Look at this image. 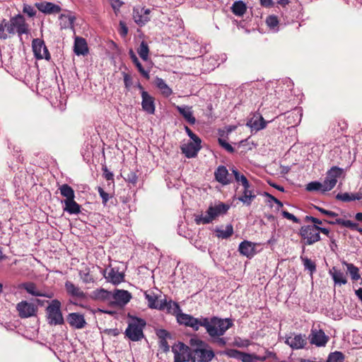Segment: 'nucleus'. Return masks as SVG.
<instances>
[{
	"instance_id": "f257e3e1",
	"label": "nucleus",
	"mask_w": 362,
	"mask_h": 362,
	"mask_svg": "<svg viewBox=\"0 0 362 362\" xmlns=\"http://www.w3.org/2000/svg\"><path fill=\"white\" fill-rule=\"evenodd\" d=\"M204 322V327L211 337V341L219 346H225L228 340L222 336L233 326V320L230 318L214 316L210 318L206 317Z\"/></svg>"
},
{
	"instance_id": "f03ea898",
	"label": "nucleus",
	"mask_w": 362,
	"mask_h": 362,
	"mask_svg": "<svg viewBox=\"0 0 362 362\" xmlns=\"http://www.w3.org/2000/svg\"><path fill=\"white\" fill-rule=\"evenodd\" d=\"M189 344L192 346V362H211L215 357L214 350L206 341L192 338Z\"/></svg>"
},
{
	"instance_id": "7ed1b4c3",
	"label": "nucleus",
	"mask_w": 362,
	"mask_h": 362,
	"mask_svg": "<svg viewBox=\"0 0 362 362\" xmlns=\"http://www.w3.org/2000/svg\"><path fill=\"white\" fill-rule=\"evenodd\" d=\"M48 305L45 309L47 323L49 325H62L64 319L62 313V303L58 299L46 301Z\"/></svg>"
},
{
	"instance_id": "20e7f679",
	"label": "nucleus",
	"mask_w": 362,
	"mask_h": 362,
	"mask_svg": "<svg viewBox=\"0 0 362 362\" xmlns=\"http://www.w3.org/2000/svg\"><path fill=\"white\" fill-rule=\"evenodd\" d=\"M146 325L144 320L134 317L129 322L124 334L132 341H140L144 337L143 330Z\"/></svg>"
},
{
	"instance_id": "39448f33",
	"label": "nucleus",
	"mask_w": 362,
	"mask_h": 362,
	"mask_svg": "<svg viewBox=\"0 0 362 362\" xmlns=\"http://www.w3.org/2000/svg\"><path fill=\"white\" fill-rule=\"evenodd\" d=\"M6 31L9 34L13 35L17 33L19 36H21L23 34L29 33L28 25L21 14L11 17L8 22L6 21Z\"/></svg>"
},
{
	"instance_id": "423d86ee",
	"label": "nucleus",
	"mask_w": 362,
	"mask_h": 362,
	"mask_svg": "<svg viewBox=\"0 0 362 362\" xmlns=\"http://www.w3.org/2000/svg\"><path fill=\"white\" fill-rule=\"evenodd\" d=\"M318 226L305 225L301 226L299 235L301 237V243L304 245H311L320 240V234H318Z\"/></svg>"
},
{
	"instance_id": "0eeeda50",
	"label": "nucleus",
	"mask_w": 362,
	"mask_h": 362,
	"mask_svg": "<svg viewBox=\"0 0 362 362\" xmlns=\"http://www.w3.org/2000/svg\"><path fill=\"white\" fill-rule=\"evenodd\" d=\"M205 317H194V316L181 313L178 314L177 322L180 325L192 328L194 331H198L200 327H204Z\"/></svg>"
},
{
	"instance_id": "6e6552de",
	"label": "nucleus",
	"mask_w": 362,
	"mask_h": 362,
	"mask_svg": "<svg viewBox=\"0 0 362 362\" xmlns=\"http://www.w3.org/2000/svg\"><path fill=\"white\" fill-rule=\"evenodd\" d=\"M172 351L174 354V358L176 362L192 361V349L181 341L175 344L172 347Z\"/></svg>"
},
{
	"instance_id": "1a4fd4ad",
	"label": "nucleus",
	"mask_w": 362,
	"mask_h": 362,
	"mask_svg": "<svg viewBox=\"0 0 362 362\" xmlns=\"http://www.w3.org/2000/svg\"><path fill=\"white\" fill-rule=\"evenodd\" d=\"M344 170L337 166L332 167L327 172L326 177L323 182V193L332 190L337 182V179L341 176Z\"/></svg>"
},
{
	"instance_id": "9d476101",
	"label": "nucleus",
	"mask_w": 362,
	"mask_h": 362,
	"mask_svg": "<svg viewBox=\"0 0 362 362\" xmlns=\"http://www.w3.org/2000/svg\"><path fill=\"white\" fill-rule=\"evenodd\" d=\"M32 49L35 57L37 59H46L49 61L51 59L50 54L43 40L40 38L33 39L32 41Z\"/></svg>"
},
{
	"instance_id": "9b49d317",
	"label": "nucleus",
	"mask_w": 362,
	"mask_h": 362,
	"mask_svg": "<svg viewBox=\"0 0 362 362\" xmlns=\"http://www.w3.org/2000/svg\"><path fill=\"white\" fill-rule=\"evenodd\" d=\"M151 9L141 6L133 8L132 16L134 21L140 27L145 25L151 20Z\"/></svg>"
},
{
	"instance_id": "f8f14e48",
	"label": "nucleus",
	"mask_w": 362,
	"mask_h": 362,
	"mask_svg": "<svg viewBox=\"0 0 362 362\" xmlns=\"http://www.w3.org/2000/svg\"><path fill=\"white\" fill-rule=\"evenodd\" d=\"M20 288H23L26 292L33 296L35 297H45L47 298H52L54 293L52 291H45L39 289L36 284L33 282H25L19 285Z\"/></svg>"
},
{
	"instance_id": "ddd939ff",
	"label": "nucleus",
	"mask_w": 362,
	"mask_h": 362,
	"mask_svg": "<svg viewBox=\"0 0 362 362\" xmlns=\"http://www.w3.org/2000/svg\"><path fill=\"white\" fill-rule=\"evenodd\" d=\"M144 296L148 302V306L151 309H157L159 310H165V303L163 300H159V296L153 291H145Z\"/></svg>"
},
{
	"instance_id": "4468645a",
	"label": "nucleus",
	"mask_w": 362,
	"mask_h": 362,
	"mask_svg": "<svg viewBox=\"0 0 362 362\" xmlns=\"http://www.w3.org/2000/svg\"><path fill=\"white\" fill-rule=\"evenodd\" d=\"M309 339L312 344L317 346H325L329 340V337L322 329H313L309 335Z\"/></svg>"
},
{
	"instance_id": "2eb2a0df",
	"label": "nucleus",
	"mask_w": 362,
	"mask_h": 362,
	"mask_svg": "<svg viewBox=\"0 0 362 362\" xmlns=\"http://www.w3.org/2000/svg\"><path fill=\"white\" fill-rule=\"evenodd\" d=\"M112 295L111 303L119 306L125 305L132 298V294L125 290L116 289Z\"/></svg>"
},
{
	"instance_id": "dca6fc26",
	"label": "nucleus",
	"mask_w": 362,
	"mask_h": 362,
	"mask_svg": "<svg viewBox=\"0 0 362 362\" xmlns=\"http://www.w3.org/2000/svg\"><path fill=\"white\" fill-rule=\"evenodd\" d=\"M16 309L19 316L22 318H27L35 315L37 310L33 304L25 300L18 303L16 305Z\"/></svg>"
},
{
	"instance_id": "f3484780",
	"label": "nucleus",
	"mask_w": 362,
	"mask_h": 362,
	"mask_svg": "<svg viewBox=\"0 0 362 362\" xmlns=\"http://www.w3.org/2000/svg\"><path fill=\"white\" fill-rule=\"evenodd\" d=\"M285 343L290 346L293 349H303L307 344L305 335L291 334L286 337Z\"/></svg>"
},
{
	"instance_id": "a211bd4d",
	"label": "nucleus",
	"mask_w": 362,
	"mask_h": 362,
	"mask_svg": "<svg viewBox=\"0 0 362 362\" xmlns=\"http://www.w3.org/2000/svg\"><path fill=\"white\" fill-rule=\"evenodd\" d=\"M141 107L142 110L149 115L155 113V99L147 91L141 93Z\"/></svg>"
},
{
	"instance_id": "6ab92c4d",
	"label": "nucleus",
	"mask_w": 362,
	"mask_h": 362,
	"mask_svg": "<svg viewBox=\"0 0 362 362\" xmlns=\"http://www.w3.org/2000/svg\"><path fill=\"white\" fill-rule=\"evenodd\" d=\"M214 178L216 181L222 185H228L231 183V177L228 170L224 165H219L214 171Z\"/></svg>"
},
{
	"instance_id": "aec40b11",
	"label": "nucleus",
	"mask_w": 362,
	"mask_h": 362,
	"mask_svg": "<svg viewBox=\"0 0 362 362\" xmlns=\"http://www.w3.org/2000/svg\"><path fill=\"white\" fill-rule=\"evenodd\" d=\"M104 276L107 281L117 285L124 281V275L122 272H119L118 269L115 267L106 269L104 273Z\"/></svg>"
},
{
	"instance_id": "412c9836",
	"label": "nucleus",
	"mask_w": 362,
	"mask_h": 362,
	"mask_svg": "<svg viewBox=\"0 0 362 362\" xmlns=\"http://www.w3.org/2000/svg\"><path fill=\"white\" fill-rule=\"evenodd\" d=\"M201 143L202 141H190L186 144H183L181 146V151L187 158H194L201 149Z\"/></svg>"
},
{
	"instance_id": "4be33fe9",
	"label": "nucleus",
	"mask_w": 362,
	"mask_h": 362,
	"mask_svg": "<svg viewBox=\"0 0 362 362\" xmlns=\"http://www.w3.org/2000/svg\"><path fill=\"white\" fill-rule=\"evenodd\" d=\"M66 320L71 327L78 329L83 328L86 325L83 315L78 313H69Z\"/></svg>"
},
{
	"instance_id": "5701e85b",
	"label": "nucleus",
	"mask_w": 362,
	"mask_h": 362,
	"mask_svg": "<svg viewBox=\"0 0 362 362\" xmlns=\"http://www.w3.org/2000/svg\"><path fill=\"white\" fill-rule=\"evenodd\" d=\"M243 187V190L242 192V194L238 197V199L244 205L249 206L257 196L250 184Z\"/></svg>"
},
{
	"instance_id": "b1692460",
	"label": "nucleus",
	"mask_w": 362,
	"mask_h": 362,
	"mask_svg": "<svg viewBox=\"0 0 362 362\" xmlns=\"http://www.w3.org/2000/svg\"><path fill=\"white\" fill-rule=\"evenodd\" d=\"M256 245L255 243L244 240L240 243L238 251L242 255L250 259L256 254Z\"/></svg>"
},
{
	"instance_id": "393cba45",
	"label": "nucleus",
	"mask_w": 362,
	"mask_h": 362,
	"mask_svg": "<svg viewBox=\"0 0 362 362\" xmlns=\"http://www.w3.org/2000/svg\"><path fill=\"white\" fill-rule=\"evenodd\" d=\"M35 6L40 11L45 14L58 13L61 11V7L59 5L48 1L37 3Z\"/></svg>"
},
{
	"instance_id": "a878e982",
	"label": "nucleus",
	"mask_w": 362,
	"mask_h": 362,
	"mask_svg": "<svg viewBox=\"0 0 362 362\" xmlns=\"http://www.w3.org/2000/svg\"><path fill=\"white\" fill-rule=\"evenodd\" d=\"M62 204H64V211H66L71 215H76L81 213V206L74 200V199H64L62 201Z\"/></svg>"
},
{
	"instance_id": "bb28decb",
	"label": "nucleus",
	"mask_w": 362,
	"mask_h": 362,
	"mask_svg": "<svg viewBox=\"0 0 362 362\" xmlns=\"http://www.w3.org/2000/svg\"><path fill=\"white\" fill-rule=\"evenodd\" d=\"M247 125L249 126L252 129L255 131H259L263 129L267 126V122L259 114H255L253 117L247 122Z\"/></svg>"
},
{
	"instance_id": "cd10ccee",
	"label": "nucleus",
	"mask_w": 362,
	"mask_h": 362,
	"mask_svg": "<svg viewBox=\"0 0 362 362\" xmlns=\"http://www.w3.org/2000/svg\"><path fill=\"white\" fill-rule=\"evenodd\" d=\"M64 286L67 293L69 296L81 299L86 298V293L78 286H76L72 282L69 281H66Z\"/></svg>"
},
{
	"instance_id": "c85d7f7f",
	"label": "nucleus",
	"mask_w": 362,
	"mask_h": 362,
	"mask_svg": "<svg viewBox=\"0 0 362 362\" xmlns=\"http://www.w3.org/2000/svg\"><path fill=\"white\" fill-rule=\"evenodd\" d=\"M229 209V205L220 202L214 206H210L207 210L209 213L213 216V218L215 219L220 215L226 214Z\"/></svg>"
},
{
	"instance_id": "c756f323",
	"label": "nucleus",
	"mask_w": 362,
	"mask_h": 362,
	"mask_svg": "<svg viewBox=\"0 0 362 362\" xmlns=\"http://www.w3.org/2000/svg\"><path fill=\"white\" fill-rule=\"evenodd\" d=\"M177 110L184 117V119L190 124H194L196 118L193 115L192 107L187 105L176 106Z\"/></svg>"
},
{
	"instance_id": "7c9ffc66",
	"label": "nucleus",
	"mask_w": 362,
	"mask_h": 362,
	"mask_svg": "<svg viewBox=\"0 0 362 362\" xmlns=\"http://www.w3.org/2000/svg\"><path fill=\"white\" fill-rule=\"evenodd\" d=\"M59 25L62 29L72 28L76 20V17L70 11L67 13H62L59 17Z\"/></svg>"
},
{
	"instance_id": "2f4dec72",
	"label": "nucleus",
	"mask_w": 362,
	"mask_h": 362,
	"mask_svg": "<svg viewBox=\"0 0 362 362\" xmlns=\"http://www.w3.org/2000/svg\"><path fill=\"white\" fill-rule=\"evenodd\" d=\"M74 52L76 55H86L88 52L86 40L81 37H76L74 40Z\"/></svg>"
},
{
	"instance_id": "473e14b6",
	"label": "nucleus",
	"mask_w": 362,
	"mask_h": 362,
	"mask_svg": "<svg viewBox=\"0 0 362 362\" xmlns=\"http://www.w3.org/2000/svg\"><path fill=\"white\" fill-rule=\"evenodd\" d=\"M335 284L344 285L347 283L345 274L341 271L333 267L329 272Z\"/></svg>"
},
{
	"instance_id": "72a5a7b5",
	"label": "nucleus",
	"mask_w": 362,
	"mask_h": 362,
	"mask_svg": "<svg viewBox=\"0 0 362 362\" xmlns=\"http://www.w3.org/2000/svg\"><path fill=\"white\" fill-rule=\"evenodd\" d=\"M163 302L165 303V309L167 310V313L175 316L177 320L178 314L182 313L180 305L172 300L168 301L166 298H164Z\"/></svg>"
},
{
	"instance_id": "f704fd0d",
	"label": "nucleus",
	"mask_w": 362,
	"mask_h": 362,
	"mask_svg": "<svg viewBox=\"0 0 362 362\" xmlns=\"http://www.w3.org/2000/svg\"><path fill=\"white\" fill-rule=\"evenodd\" d=\"M336 199L343 202H349L355 200L362 199V193L361 192L356 193H339L336 195Z\"/></svg>"
},
{
	"instance_id": "c9c22d12",
	"label": "nucleus",
	"mask_w": 362,
	"mask_h": 362,
	"mask_svg": "<svg viewBox=\"0 0 362 362\" xmlns=\"http://www.w3.org/2000/svg\"><path fill=\"white\" fill-rule=\"evenodd\" d=\"M129 57H130L132 62L134 63V64L137 68L139 72L146 79L148 80L150 78L149 71H147V70L144 69V68L143 67L142 64H141V62H139V60L138 59L137 57L136 56L135 53L133 52L132 49L129 50Z\"/></svg>"
},
{
	"instance_id": "e433bc0d",
	"label": "nucleus",
	"mask_w": 362,
	"mask_h": 362,
	"mask_svg": "<svg viewBox=\"0 0 362 362\" xmlns=\"http://www.w3.org/2000/svg\"><path fill=\"white\" fill-rule=\"evenodd\" d=\"M155 85L165 97H169L172 95L173 90L163 78L156 77L155 79Z\"/></svg>"
},
{
	"instance_id": "4c0bfd02",
	"label": "nucleus",
	"mask_w": 362,
	"mask_h": 362,
	"mask_svg": "<svg viewBox=\"0 0 362 362\" xmlns=\"http://www.w3.org/2000/svg\"><path fill=\"white\" fill-rule=\"evenodd\" d=\"M93 298L98 300L112 301V293L104 288L96 289L93 292Z\"/></svg>"
},
{
	"instance_id": "58836bf2",
	"label": "nucleus",
	"mask_w": 362,
	"mask_h": 362,
	"mask_svg": "<svg viewBox=\"0 0 362 362\" xmlns=\"http://www.w3.org/2000/svg\"><path fill=\"white\" fill-rule=\"evenodd\" d=\"M246 10V4L241 0L235 1L231 6L233 13L237 16H243Z\"/></svg>"
},
{
	"instance_id": "ea45409f",
	"label": "nucleus",
	"mask_w": 362,
	"mask_h": 362,
	"mask_svg": "<svg viewBox=\"0 0 362 362\" xmlns=\"http://www.w3.org/2000/svg\"><path fill=\"white\" fill-rule=\"evenodd\" d=\"M343 264H344L346 267L347 272L351 275L352 280L358 281L361 279V275L359 274V269L357 267H356L352 263H348L344 261Z\"/></svg>"
},
{
	"instance_id": "a19ab883",
	"label": "nucleus",
	"mask_w": 362,
	"mask_h": 362,
	"mask_svg": "<svg viewBox=\"0 0 362 362\" xmlns=\"http://www.w3.org/2000/svg\"><path fill=\"white\" fill-rule=\"evenodd\" d=\"M267 359V356H257L255 354H248L244 352L241 358L242 362H258L264 361Z\"/></svg>"
},
{
	"instance_id": "79ce46f5",
	"label": "nucleus",
	"mask_w": 362,
	"mask_h": 362,
	"mask_svg": "<svg viewBox=\"0 0 362 362\" xmlns=\"http://www.w3.org/2000/svg\"><path fill=\"white\" fill-rule=\"evenodd\" d=\"M59 189L62 196L66 198L65 199H75L74 190L69 185L64 184L59 187Z\"/></svg>"
},
{
	"instance_id": "37998d69",
	"label": "nucleus",
	"mask_w": 362,
	"mask_h": 362,
	"mask_svg": "<svg viewBox=\"0 0 362 362\" xmlns=\"http://www.w3.org/2000/svg\"><path fill=\"white\" fill-rule=\"evenodd\" d=\"M214 219L208 210L206 211L205 214L195 215L194 221L197 224H207L212 222Z\"/></svg>"
},
{
	"instance_id": "c03bdc74",
	"label": "nucleus",
	"mask_w": 362,
	"mask_h": 362,
	"mask_svg": "<svg viewBox=\"0 0 362 362\" xmlns=\"http://www.w3.org/2000/svg\"><path fill=\"white\" fill-rule=\"evenodd\" d=\"M265 23L272 30L273 32H277L279 30V21L278 17L274 15H270L267 17Z\"/></svg>"
},
{
	"instance_id": "a18cd8bd",
	"label": "nucleus",
	"mask_w": 362,
	"mask_h": 362,
	"mask_svg": "<svg viewBox=\"0 0 362 362\" xmlns=\"http://www.w3.org/2000/svg\"><path fill=\"white\" fill-rule=\"evenodd\" d=\"M137 53L144 61L148 59L149 48L146 42L141 41L139 47L137 49Z\"/></svg>"
},
{
	"instance_id": "49530a36",
	"label": "nucleus",
	"mask_w": 362,
	"mask_h": 362,
	"mask_svg": "<svg viewBox=\"0 0 362 362\" xmlns=\"http://www.w3.org/2000/svg\"><path fill=\"white\" fill-rule=\"evenodd\" d=\"M217 236L223 239H227L233 233V227L231 224L226 226L225 229H218L216 230Z\"/></svg>"
},
{
	"instance_id": "de8ad7c7",
	"label": "nucleus",
	"mask_w": 362,
	"mask_h": 362,
	"mask_svg": "<svg viewBox=\"0 0 362 362\" xmlns=\"http://www.w3.org/2000/svg\"><path fill=\"white\" fill-rule=\"evenodd\" d=\"M231 171L234 175L235 181L240 182L243 187L250 184L247 177L244 175L240 174L235 168H232Z\"/></svg>"
},
{
	"instance_id": "09e8293b",
	"label": "nucleus",
	"mask_w": 362,
	"mask_h": 362,
	"mask_svg": "<svg viewBox=\"0 0 362 362\" xmlns=\"http://www.w3.org/2000/svg\"><path fill=\"white\" fill-rule=\"evenodd\" d=\"M344 359V354L340 351L330 353L325 362H343Z\"/></svg>"
},
{
	"instance_id": "8fccbe9b",
	"label": "nucleus",
	"mask_w": 362,
	"mask_h": 362,
	"mask_svg": "<svg viewBox=\"0 0 362 362\" xmlns=\"http://www.w3.org/2000/svg\"><path fill=\"white\" fill-rule=\"evenodd\" d=\"M306 189L308 191H320L323 193L324 183L317 181L310 182L306 185Z\"/></svg>"
},
{
	"instance_id": "3c124183",
	"label": "nucleus",
	"mask_w": 362,
	"mask_h": 362,
	"mask_svg": "<svg viewBox=\"0 0 362 362\" xmlns=\"http://www.w3.org/2000/svg\"><path fill=\"white\" fill-rule=\"evenodd\" d=\"M300 259L303 262V266L305 269H308L313 274L316 270V266L315 262H313L311 259H308L306 257L300 256Z\"/></svg>"
},
{
	"instance_id": "603ef678",
	"label": "nucleus",
	"mask_w": 362,
	"mask_h": 362,
	"mask_svg": "<svg viewBox=\"0 0 362 362\" xmlns=\"http://www.w3.org/2000/svg\"><path fill=\"white\" fill-rule=\"evenodd\" d=\"M334 223L339 224V225H341L342 226H344V227H346V228H349L351 230H355L356 228V226H357V223H354L350 220H344V219H342V218H337L335 221H334Z\"/></svg>"
},
{
	"instance_id": "864d4df0",
	"label": "nucleus",
	"mask_w": 362,
	"mask_h": 362,
	"mask_svg": "<svg viewBox=\"0 0 362 362\" xmlns=\"http://www.w3.org/2000/svg\"><path fill=\"white\" fill-rule=\"evenodd\" d=\"M223 354L228 356L229 358H236L241 361L242 356L243 355L244 352L240 351L237 349H227L226 350Z\"/></svg>"
},
{
	"instance_id": "5fc2aeb1",
	"label": "nucleus",
	"mask_w": 362,
	"mask_h": 362,
	"mask_svg": "<svg viewBox=\"0 0 362 362\" xmlns=\"http://www.w3.org/2000/svg\"><path fill=\"white\" fill-rule=\"evenodd\" d=\"M125 181L134 185L137 182L138 176L134 171H129L124 177Z\"/></svg>"
},
{
	"instance_id": "6e6d98bb",
	"label": "nucleus",
	"mask_w": 362,
	"mask_h": 362,
	"mask_svg": "<svg viewBox=\"0 0 362 362\" xmlns=\"http://www.w3.org/2000/svg\"><path fill=\"white\" fill-rule=\"evenodd\" d=\"M156 335L159 339H168L171 338L170 332L164 329H160L156 331Z\"/></svg>"
},
{
	"instance_id": "4d7b16f0",
	"label": "nucleus",
	"mask_w": 362,
	"mask_h": 362,
	"mask_svg": "<svg viewBox=\"0 0 362 362\" xmlns=\"http://www.w3.org/2000/svg\"><path fill=\"white\" fill-rule=\"evenodd\" d=\"M281 214L284 218L292 221L293 223H299L300 220L296 216H295L293 214L288 212L287 211H281Z\"/></svg>"
},
{
	"instance_id": "13d9d810",
	"label": "nucleus",
	"mask_w": 362,
	"mask_h": 362,
	"mask_svg": "<svg viewBox=\"0 0 362 362\" xmlns=\"http://www.w3.org/2000/svg\"><path fill=\"white\" fill-rule=\"evenodd\" d=\"M218 144L229 153L234 152V148L223 139H218Z\"/></svg>"
},
{
	"instance_id": "bf43d9fd",
	"label": "nucleus",
	"mask_w": 362,
	"mask_h": 362,
	"mask_svg": "<svg viewBox=\"0 0 362 362\" xmlns=\"http://www.w3.org/2000/svg\"><path fill=\"white\" fill-rule=\"evenodd\" d=\"M185 130L188 136L192 140V141H202L200 138L196 135L187 126H185Z\"/></svg>"
},
{
	"instance_id": "052dcab7",
	"label": "nucleus",
	"mask_w": 362,
	"mask_h": 362,
	"mask_svg": "<svg viewBox=\"0 0 362 362\" xmlns=\"http://www.w3.org/2000/svg\"><path fill=\"white\" fill-rule=\"evenodd\" d=\"M6 26V19H3L0 23V39L5 40L8 37L7 34L5 33Z\"/></svg>"
},
{
	"instance_id": "680f3d73",
	"label": "nucleus",
	"mask_w": 362,
	"mask_h": 362,
	"mask_svg": "<svg viewBox=\"0 0 362 362\" xmlns=\"http://www.w3.org/2000/svg\"><path fill=\"white\" fill-rule=\"evenodd\" d=\"M23 11L26 13L29 17H33L36 14V11L30 5H24Z\"/></svg>"
},
{
	"instance_id": "e2e57ef3",
	"label": "nucleus",
	"mask_w": 362,
	"mask_h": 362,
	"mask_svg": "<svg viewBox=\"0 0 362 362\" xmlns=\"http://www.w3.org/2000/svg\"><path fill=\"white\" fill-rule=\"evenodd\" d=\"M119 33L122 37H126L128 34V28L124 21H119Z\"/></svg>"
},
{
	"instance_id": "0e129e2a",
	"label": "nucleus",
	"mask_w": 362,
	"mask_h": 362,
	"mask_svg": "<svg viewBox=\"0 0 362 362\" xmlns=\"http://www.w3.org/2000/svg\"><path fill=\"white\" fill-rule=\"evenodd\" d=\"M98 191L103 200V204H106L110 198L109 194L105 192L100 187H98Z\"/></svg>"
},
{
	"instance_id": "69168bd1",
	"label": "nucleus",
	"mask_w": 362,
	"mask_h": 362,
	"mask_svg": "<svg viewBox=\"0 0 362 362\" xmlns=\"http://www.w3.org/2000/svg\"><path fill=\"white\" fill-rule=\"evenodd\" d=\"M315 208L319 211L322 214L327 215L329 217H337L338 214L334 211L326 210L323 208H321L320 206H315Z\"/></svg>"
},
{
	"instance_id": "338daca9",
	"label": "nucleus",
	"mask_w": 362,
	"mask_h": 362,
	"mask_svg": "<svg viewBox=\"0 0 362 362\" xmlns=\"http://www.w3.org/2000/svg\"><path fill=\"white\" fill-rule=\"evenodd\" d=\"M168 339H159V347L165 353H167L170 350V346L168 343Z\"/></svg>"
},
{
	"instance_id": "774afa93",
	"label": "nucleus",
	"mask_w": 362,
	"mask_h": 362,
	"mask_svg": "<svg viewBox=\"0 0 362 362\" xmlns=\"http://www.w3.org/2000/svg\"><path fill=\"white\" fill-rule=\"evenodd\" d=\"M103 176L107 180H112L114 178V175L112 172L108 170L107 168L105 166L103 168Z\"/></svg>"
}]
</instances>
